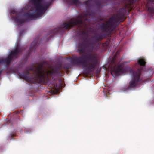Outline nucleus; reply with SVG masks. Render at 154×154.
<instances>
[{"label": "nucleus", "instance_id": "4468645a", "mask_svg": "<svg viewBox=\"0 0 154 154\" xmlns=\"http://www.w3.org/2000/svg\"><path fill=\"white\" fill-rule=\"evenodd\" d=\"M97 5L98 6H100L101 5V3L100 2H99L97 3Z\"/></svg>", "mask_w": 154, "mask_h": 154}, {"label": "nucleus", "instance_id": "9d476101", "mask_svg": "<svg viewBox=\"0 0 154 154\" xmlns=\"http://www.w3.org/2000/svg\"><path fill=\"white\" fill-rule=\"evenodd\" d=\"M69 3L70 5L73 4L76 5L78 4H80V2L79 0H71Z\"/></svg>", "mask_w": 154, "mask_h": 154}, {"label": "nucleus", "instance_id": "1a4fd4ad", "mask_svg": "<svg viewBox=\"0 0 154 154\" xmlns=\"http://www.w3.org/2000/svg\"><path fill=\"white\" fill-rule=\"evenodd\" d=\"M138 63L140 66H144L145 65L146 62L143 59H140L138 60Z\"/></svg>", "mask_w": 154, "mask_h": 154}, {"label": "nucleus", "instance_id": "f03ea898", "mask_svg": "<svg viewBox=\"0 0 154 154\" xmlns=\"http://www.w3.org/2000/svg\"><path fill=\"white\" fill-rule=\"evenodd\" d=\"M47 63L46 61H43L37 67L34 66L26 69V71L22 73H19V76L30 83L46 84L50 79H52L60 74L59 71L62 68L61 64H59L48 70L44 66Z\"/></svg>", "mask_w": 154, "mask_h": 154}, {"label": "nucleus", "instance_id": "2eb2a0df", "mask_svg": "<svg viewBox=\"0 0 154 154\" xmlns=\"http://www.w3.org/2000/svg\"><path fill=\"white\" fill-rule=\"evenodd\" d=\"M51 31V32H50V33H51V32H52V31Z\"/></svg>", "mask_w": 154, "mask_h": 154}, {"label": "nucleus", "instance_id": "9b49d317", "mask_svg": "<svg viewBox=\"0 0 154 154\" xmlns=\"http://www.w3.org/2000/svg\"><path fill=\"white\" fill-rule=\"evenodd\" d=\"M90 3V2L89 1H87L85 2L84 3V4L86 5L87 6H89Z\"/></svg>", "mask_w": 154, "mask_h": 154}, {"label": "nucleus", "instance_id": "7ed1b4c3", "mask_svg": "<svg viewBox=\"0 0 154 154\" xmlns=\"http://www.w3.org/2000/svg\"><path fill=\"white\" fill-rule=\"evenodd\" d=\"M44 0H33V2L35 7V11L37 13L27 12L23 14L22 11H18L15 10L10 12L11 16L13 20L19 25L23 23L25 20L24 17L29 20H34L42 16L49 6V4L46 5L42 3Z\"/></svg>", "mask_w": 154, "mask_h": 154}, {"label": "nucleus", "instance_id": "ddd939ff", "mask_svg": "<svg viewBox=\"0 0 154 154\" xmlns=\"http://www.w3.org/2000/svg\"><path fill=\"white\" fill-rule=\"evenodd\" d=\"M118 54V52H117L116 53V54L115 55V56L113 58V60H112V62H113L114 61V60L115 59V57H116V56L117 55V54Z\"/></svg>", "mask_w": 154, "mask_h": 154}, {"label": "nucleus", "instance_id": "6e6552de", "mask_svg": "<svg viewBox=\"0 0 154 154\" xmlns=\"http://www.w3.org/2000/svg\"><path fill=\"white\" fill-rule=\"evenodd\" d=\"M123 2L125 3V5L127 7H129L134 3V0H124Z\"/></svg>", "mask_w": 154, "mask_h": 154}, {"label": "nucleus", "instance_id": "f257e3e1", "mask_svg": "<svg viewBox=\"0 0 154 154\" xmlns=\"http://www.w3.org/2000/svg\"><path fill=\"white\" fill-rule=\"evenodd\" d=\"M125 9L124 8H120L117 11L116 14L114 15L109 18L108 21L103 23L100 26V28L104 33H95L93 36L87 38H82L79 46L80 48L77 52L80 55L87 52L85 55L81 57H75L72 58L71 62L72 64H80L82 66L86 68L88 72H93L97 66L98 59L97 54L93 52L94 50H100L106 51L109 45L110 40L107 39L104 43H101V41L107 36H109L112 31L115 29L120 21L123 20Z\"/></svg>", "mask_w": 154, "mask_h": 154}, {"label": "nucleus", "instance_id": "f8f14e48", "mask_svg": "<svg viewBox=\"0 0 154 154\" xmlns=\"http://www.w3.org/2000/svg\"><path fill=\"white\" fill-rule=\"evenodd\" d=\"M53 85V86L52 87L53 88H56L57 87V85L56 83H54Z\"/></svg>", "mask_w": 154, "mask_h": 154}, {"label": "nucleus", "instance_id": "20e7f679", "mask_svg": "<svg viewBox=\"0 0 154 154\" xmlns=\"http://www.w3.org/2000/svg\"><path fill=\"white\" fill-rule=\"evenodd\" d=\"M87 14L85 15L84 18L82 16H79L77 19H71L68 23L64 22L59 27L55 29L54 32H58L61 30L69 29L73 26H76L77 34L79 35L85 36L88 34L86 31H87L90 28L89 24L91 23L90 21L91 19L87 18Z\"/></svg>", "mask_w": 154, "mask_h": 154}, {"label": "nucleus", "instance_id": "423d86ee", "mask_svg": "<svg viewBox=\"0 0 154 154\" xmlns=\"http://www.w3.org/2000/svg\"><path fill=\"white\" fill-rule=\"evenodd\" d=\"M123 72V70L121 68V66L116 65L112 68L111 72L114 77H116Z\"/></svg>", "mask_w": 154, "mask_h": 154}, {"label": "nucleus", "instance_id": "39448f33", "mask_svg": "<svg viewBox=\"0 0 154 154\" xmlns=\"http://www.w3.org/2000/svg\"><path fill=\"white\" fill-rule=\"evenodd\" d=\"M143 69L142 68L138 69L137 70H134L132 69L129 70V72L132 75V79L130 82L128 87V89L134 88L137 85L138 83L142 80V72Z\"/></svg>", "mask_w": 154, "mask_h": 154}, {"label": "nucleus", "instance_id": "0eeeda50", "mask_svg": "<svg viewBox=\"0 0 154 154\" xmlns=\"http://www.w3.org/2000/svg\"><path fill=\"white\" fill-rule=\"evenodd\" d=\"M38 38H36L32 42L29 49V52H32L36 49L38 46Z\"/></svg>", "mask_w": 154, "mask_h": 154}]
</instances>
